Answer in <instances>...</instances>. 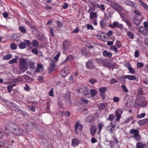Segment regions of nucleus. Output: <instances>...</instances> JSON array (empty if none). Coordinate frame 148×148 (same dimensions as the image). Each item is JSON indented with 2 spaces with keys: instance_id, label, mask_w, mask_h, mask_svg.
Masks as SVG:
<instances>
[{
  "instance_id": "obj_59",
  "label": "nucleus",
  "mask_w": 148,
  "mask_h": 148,
  "mask_svg": "<svg viewBox=\"0 0 148 148\" xmlns=\"http://www.w3.org/2000/svg\"><path fill=\"white\" fill-rule=\"evenodd\" d=\"M130 119H132V117H130L128 118H126V119L125 121L124 122V123H128Z\"/></svg>"
},
{
  "instance_id": "obj_23",
  "label": "nucleus",
  "mask_w": 148,
  "mask_h": 148,
  "mask_svg": "<svg viewBox=\"0 0 148 148\" xmlns=\"http://www.w3.org/2000/svg\"><path fill=\"white\" fill-rule=\"evenodd\" d=\"M133 99V97L132 96H130V95H126L124 97V100H125L128 102H129L131 101V100Z\"/></svg>"
},
{
  "instance_id": "obj_40",
  "label": "nucleus",
  "mask_w": 148,
  "mask_h": 148,
  "mask_svg": "<svg viewBox=\"0 0 148 148\" xmlns=\"http://www.w3.org/2000/svg\"><path fill=\"white\" fill-rule=\"evenodd\" d=\"M134 13L137 15L134 16H137L139 17V16H141L142 13L137 10H135L134 11Z\"/></svg>"
},
{
  "instance_id": "obj_45",
  "label": "nucleus",
  "mask_w": 148,
  "mask_h": 148,
  "mask_svg": "<svg viewBox=\"0 0 148 148\" xmlns=\"http://www.w3.org/2000/svg\"><path fill=\"white\" fill-rule=\"evenodd\" d=\"M121 87L122 88L124 92H127L128 91L127 88L125 85H122L121 86Z\"/></svg>"
},
{
  "instance_id": "obj_28",
  "label": "nucleus",
  "mask_w": 148,
  "mask_h": 148,
  "mask_svg": "<svg viewBox=\"0 0 148 148\" xmlns=\"http://www.w3.org/2000/svg\"><path fill=\"white\" fill-rule=\"evenodd\" d=\"M115 117V116L113 114H110L109 115V117L107 119L109 121H113Z\"/></svg>"
},
{
  "instance_id": "obj_61",
  "label": "nucleus",
  "mask_w": 148,
  "mask_h": 148,
  "mask_svg": "<svg viewBox=\"0 0 148 148\" xmlns=\"http://www.w3.org/2000/svg\"><path fill=\"white\" fill-rule=\"evenodd\" d=\"M50 65L51 66V68L54 67L55 66V62L53 60H51L50 63Z\"/></svg>"
},
{
  "instance_id": "obj_17",
  "label": "nucleus",
  "mask_w": 148,
  "mask_h": 148,
  "mask_svg": "<svg viewBox=\"0 0 148 148\" xmlns=\"http://www.w3.org/2000/svg\"><path fill=\"white\" fill-rule=\"evenodd\" d=\"M125 79H127L130 80H135L136 79V77L134 75H125L124 76Z\"/></svg>"
},
{
  "instance_id": "obj_34",
  "label": "nucleus",
  "mask_w": 148,
  "mask_h": 148,
  "mask_svg": "<svg viewBox=\"0 0 148 148\" xmlns=\"http://www.w3.org/2000/svg\"><path fill=\"white\" fill-rule=\"evenodd\" d=\"M17 62V60L16 58H14L9 61V64H12L16 63Z\"/></svg>"
},
{
  "instance_id": "obj_24",
  "label": "nucleus",
  "mask_w": 148,
  "mask_h": 148,
  "mask_svg": "<svg viewBox=\"0 0 148 148\" xmlns=\"http://www.w3.org/2000/svg\"><path fill=\"white\" fill-rule=\"evenodd\" d=\"M29 66L30 68L32 70L36 68L35 63L32 61L29 62Z\"/></svg>"
},
{
  "instance_id": "obj_2",
  "label": "nucleus",
  "mask_w": 148,
  "mask_h": 148,
  "mask_svg": "<svg viewBox=\"0 0 148 148\" xmlns=\"http://www.w3.org/2000/svg\"><path fill=\"white\" fill-rule=\"evenodd\" d=\"M26 62V60L25 58H21L19 59V71L18 72V74H20L27 70L28 65Z\"/></svg>"
},
{
  "instance_id": "obj_47",
  "label": "nucleus",
  "mask_w": 148,
  "mask_h": 148,
  "mask_svg": "<svg viewBox=\"0 0 148 148\" xmlns=\"http://www.w3.org/2000/svg\"><path fill=\"white\" fill-rule=\"evenodd\" d=\"M60 55V53H58L56 56L53 58V59L56 61H57L58 60V58Z\"/></svg>"
},
{
  "instance_id": "obj_8",
  "label": "nucleus",
  "mask_w": 148,
  "mask_h": 148,
  "mask_svg": "<svg viewBox=\"0 0 148 148\" xmlns=\"http://www.w3.org/2000/svg\"><path fill=\"white\" fill-rule=\"evenodd\" d=\"M123 111L121 109H118L115 111V116L116 117L115 120L119 121L121 117V114L122 113Z\"/></svg>"
},
{
  "instance_id": "obj_18",
  "label": "nucleus",
  "mask_w": 148,
  "mask_h": 148,
  "mask_svg": "<svg viewBox=\"0 0 148 148\" xmlns=\"http://www.w3.org/2000/svg\"><path fill=\"white\" fill-rule=\"evenodd\" d=\"M83 127L82 125L78 123H76L75 125V132L77 131L78 129L79 130H81Z\"/></svg>"
},
{
  "instance_id": "obj_57",
  "label": "nucleus",
  "mask_w": 148,
  "mask_h": 148,
  "mask_svg": "<svg viewBox=\"0 0 148 148\" xmlns=\"http://www.w3.org/2000/svg\"><path fill=\"white\" fill-rule=\"evenodd\" d=\"M7 89L8 92H11L12 90L13 89L12 87L10 86H8L7 87Z\"/></svg>"
},
{
  "instance_id": "obj_37",
  "label": "nucleus",
  "mask_w": 148,
  "mask_h": 148,
  "mask_svg": "<svg viewBox=\"0 0 148 148\" xmlns=\"http://www.w3.org/2000/svg\"><path fill=\"white\" fill-rule=\"evenodd\" d=\"M23 42L26 45H27L29 46H30L32 44V43L28 40H25Z\"/></svg>"
},
{
  "instance_id": "obj_55",
  "label": "nucleus",
  "mask_w": 148,
  "mask_h": 148,
  "mask_svg": "<svg viewBox=\"0 0 148 148\" xmlns=\"http://www.w3.org/2000/svg\"><path fill=\"white\" fill-rule=\"evenodd\" d=\"M114 101L115 102H118L119 100V98L118 97H114L113 98Z\"/></svg>"
},
{
  "instance_id": "obj_53",
  "label": "nucleus",
  "mask_w": 148,
  "mask_h": 148,
  "mask_svg": "<svg viewBox=\"0 0 148 148\" xmlns=\"http://www.w3.org/2000/svg\"><path fill=\"white\" fill-rule=\"evenodd\" d=\"M32 52L36 55H37L38 54V50L36 49H32Z\"/></svg>"
},
{
  "instance_id": "obj_49",
  "label": "nucleus",
  "mask_w": 148,
  "mask_h": 148,
  "mask_svg": "<svg viewBox=\"0 0 148 148\" xmlns=\"http://www.w3.org/2000/svg\"><path fill=\"white\" fill-rule=\"evenodd\" d=\"M144 36H147L148 35V30L146 28L143 32L141 33Z\"/></svg>"
},
{
  "instance_id": "obj_16",
  "label": "nucleus",
  "mask_w": 148,
  "mask_h": 148,
  "mask_svg": "<svg viewBox=\"0 0 148 148\" xmlns=\"http://www.w3.org/2000/svg\"><path fill=\"white\" fill-rule=\"evenodd\" d=\"M97 127L95 125H93L91 126L90 127V133L92 135H94L97 132Z\"/></svg>"
},
{
  "instance_id": "obj_38",
  "label": "nucleus",
  "mask_w": 148,
  "mask_h": 148,
  "mask_svg": "<svg viewBox=\"0 0 148 148\" xmlns=\"http://www.w3.org/2000/svg\"><path fill=\"white\" fill-rule=\"evenodd\" d=\"M19 29L20 31L23 33H26V29L23 27H19Z\"/></svg>"
},
{
  "instance_id": "obj_63",
  "label": "nucleus",
  "mask_w": 148,
  "mask_h": 148,
  "mask_svg": "<svg viewBox=\"0 0 148 148\" xmlns=\"http://www.w3.org/2000/svg\"><path fill=\"white\" fill-rule=\"evenodd\" d=\"M50 32L51 36H54L53 30V28L51 27L50 28Z\"/></svg>"
},
{
  "instance_id": "obj_26",
  "label": "nucleus",
  "mask_w": 148,
  "mask_h": 148,
  "mask_svg": "<svg viewBox=\"0 0 148 148\" xmlns=\"http://www.w3.org/2000/svg\"><path fill=\"white\" fill-rule=\"evenodd\" d=\"M97 13L93 12H91L90 13V18L91 19H93L95 18H97Z\"/></svg>"
},
{
  "instance_id": "obj_19",
  "label": "nucleus",
  "mask_w": 148,
  "mask_h": 148,
  "mask_svg": "<svg viewBox=\"0 0 148 148\" xmlns=\"http://www.w3.org/2000/svg\"><path fill=\"white\" fill-rule=\"evenodd\" d=\"M146 145L145 144H143L141 142H138L136 143V147L137 148H144Z\"/></svg>"
},
{
  "instance_id": "obj_14",
  "label": "nucleus",
  "mask_w": 148,
  "mask_h": 148,
  "mask_svg": "<svg viewBox=\"0 0 148 148\" xmlns=\"http://www.w3.org/2000/svg\"><path fill=\"white\" fill-rule=\"evenodd\" d=\"M79 143V140L77 138H75L72 139L71 145L73 146H77Z\"/></svg>"
},
{
  "instance_id": "obj_42",
  "label": "nucleus",
  "mask_w": 148,
  "mask_h": 148,
  "mask_svg": "<svg viewBox=\"0 0 148 148\" xmlns=\"http://www.w3.org/2000/svg\"><path fill=\"white\" fill-rule=\"evenodd\" d=\"M73 59V58L72 56L71 55H69L68 56L66 59L65 60V61H67L72 60Z\"/></svg>"
},
{
  "instance_id": "obj_54",
  "label": "nucleus",
  "mask_w": 148,
  "mask_h": 148,
  "mask_svg": "<svg viewBox=\"0 0 148 148\" xmlns=\"http://www.w3.org/2000/svg\"><path fill=\"white\" fill-rule=\"evenodd\" d=\"M145 115V113H142L137 116V117L139 118H141L144 117Z\"/></svg>"
},
{
  "instance_id": "obj_20",
  "label": "nucleus",
  "mask_w": 148,
  "mask_h": 148,
  "mask_svg": "<svg viewBox=\"0 0 148 148\" xmlns=\"http://www.w3.org/2000/svg\"><path fill=\"white\" fill-rule=\"evenodd\" d=\"M103 55L105 57H108L110 58L112 56V53L110 52H108L106 50H104L103 52Z\"/></svg>"
},
{
  "instance_id": "obj_39",
  "label": "nucleus",
  "mask_w": 148,
  "mask_h": 148,
  "mask_svg": "<svg viewBox=\"0 0 148 148\" xmlns=\"http://www.w3.org/2000/svg\"><path fill=\"white\" fill-rule=\"evenodd\" d=\"M90 93L92 96H95L97 94V91L95 89H92L90 90Z\"/></svg>"
},
{
  "instance_id": "obj_36",
  "label": "nucleus",
  "mask_w": 148,
  "mask_h": 148,
  "mask_svg": "<svg viewBox=\"0 0 148 148\" xmlns=\"http://www.w3.org/2000/svg\"><path fill=\"white\" fill-rule=\"evenodd\" d=\"M127 35L130 39H132L134 38V35L133 34L130 32H129L127 33Z\"/></svg>"
},
{
  "instance_id": "obj_30",
  "label": "nucleus",
  "mask_w": 148,
  "mask_h": 148,
  "mask_svg": "<svg viewBox=\"0 0 148 148\" xmlns=\"http://www.w3.org/2000/svg\"><path fill=\"white\" fill-rule=\"evenodd\" d=\"M23 80V79L21 77H19L13 79L14 82H22Z\"/></svg>"
},
{
  "instance_id": "obj_56",
  "label": "nucleus",
  "mask_w": 148,
  "mask_h": 148,
  "mask_svg": "<svg viewBox=\"0 0 148 148\" xmlns=\"http://www.w3.org/2000/svg\"><path fill=\"white\" fill-rule=\"evenodd\" d=\"M79 28L77 27L75 29L72 31V32L74 33H77L79 32Z\"/></svg>"
},
{
  "instance_id": "obj_51",
  "label": "nucleus",
  "mask_w": 148,
  "mask_h": 148,
  "mask_svg": "<svg viewBox=\"0 0 148 148\" xmlns=\"http://www.w3.org/2000/svg\"><path fill=\"white\" fill-rule=\"evenodd\" d=\"M142 5L143 7L147 11H148V6L145 3H142Z\"/></svg>"
},
{
  "instance_id": "obj_58",
  "label": "nucleus",
  "mask_w": 148,
  "mask_h": 148,
  "mask_svg": "<svg viewBox=\"0 0 148 148\" xmlns=\"http://www.w3.org/2000/svg\"><path fill=\"white\" fill-rule=\"evenodd\" d=\"M87 27L88 29H90L92 30L93 29V26L92 25L89 24H87Z\"/></svg>"
},
{
  "instance_id": "obj_5",
  "label": "nucleus",
  "mask_w": 148,
  "mask_h": 148,
  "mask_svg": "<svg viewBox=\"0 0 148 148\" xmlns=\"http://www.w3.org/2000/svg\"><path fill=\"white\" fill-rule=\"evenodd\" d=\"M142 19V16H139V17L137 16H134L133 17V21L136 25L139 26L141 23Z\"/></svg>"
},
{
  "instance_id": "obj_31",
  "label": "nucleus",
  "mask_w": 148,
  "mask_h": 148,
  "mask_svg": "<svg viewBox=\"0 0 148 148\" xmlns=\"http://www.w3.org/2000/svg\"><path fill=\"white\" fill-rule=\"evenodd\" d=\"M21 49H23L26 47L25 44L24 42H22L18 46Z\"/></svg>"
},
{
  "instance_id": "obj_21",
  "label": "nucleus",
  "mask_w": 148,
  "mask_h": 148,
  "mask_svg": "<svg viewBox=\"0 0 148 148\" xmlns=\"http://www.w3.org/2000/svg\"><path fill=\"white\" fill-rule=\"evenodd\" d=\"M148 120V119H145L139 121L138 123V124L142 126L147 123Z\"/></svg>"
},
{
  "instance_id": "obj_27",
  "label": "nucleus",
  "mask_w": 148,
  "mask_h": 148,
  "mask_svg": "<svg viewBox=\"0 0 148 148\" xmlns=\"http://www.w3.org/2000/svg\"><path fill=\"white\" fill-rule=\"evenodd\" d=\"M38 39L40 41H43L44 39V36L43 35L38 34L36 35Z\"/></svg>"
},
{
  "instance_id": "obj_33",
  "label": "nucleus",
  "mask_w": 148,
  "mask_h": 148,
  "mask_svg": "<svg viewBox=\"0 0 148 148\" xmlns=\"http://www.w3.org/2000/svg\"><path fill=\"white\" fill-rule=\"evenodd\" d=\"M89 82L92 84H94L97 82V80L94 78H91L89 80Z\"/></svg>"
},
{
  "instance_id": "obj_22",
  "label": "nucleus",
  "mask_w": 148,
  "mask_h": 148,
  "mask_svg": "<svg viewBox=\"0 0 148 148\" xmlns=\"http://www.w3.org/2000/svg\"><path fill=\"white\" fill-rule=\"evenodd\" d=\"M106 103H101L99 106V110L101 111L104 109L106 106Z\"/></svg>"
},
{
  "instance_id": "obj_7",
  "label": "nucleus",
  "mask_w": 148,
  "mask_h": 148,
  "mask_svg": "<svg viewBox=\"0 0 148 148\" xmlns=\"http://www.w3.org/2000/svg\"><path fill=\"white\" fill-rule=\"evenodd\" d=\"M109 27L112 28H114L117 27L119 28H123V25L121 24H120L118 22H115L112 24L109 25Z\"/></svg>"
},
{
  "instance_id": "obj_13",
  "label": "nucleus",
  "mask_w": 148,
  "mask_h": 148,
  "mask_svg": "<svg viewBox=\"0 0 148 148\" xmlns=\"http://www.w3.org/2000/svg\"><path fill=\"white\" fill-rule=\"evenodd\" d=\"M26 129L29 131H32L34 128V125L32 123L28 122L26 123Z\"/></svg>"
},
{
  "instance_id": "obj_1",
  "label": "nucleus",
  "mask_w": 148,
  "mask_h": 148,
  "mask_svg": "<svg viewBox=\"0 0 148 148\" xmlns=\"http://www.w3.org/2000/svg\"><path fill=\"white\" fill-rule=\"evenodd\" d=\"M5 129L10 130L12 133L16 135H21L23 132L22 129L17 125L9 123L8 124Z\"/></svg>"
},
{
  "instance_id": "obj_60",
  "label": "nucleus",
  "mask_w": 148,
  "mask_h": 148,
  "mask_svg": "<svg viewBox=\"0 0 148 148\" xmlns=\"http://www.w3.org/2000/svg\"><path fill=\"white\" fill-rule=\"evenodd\" d=\"M137 66L138 68H141L143 66V63L138 62L137 64Z\"/></svg>"
},
{
  "instance_id": "obj_35",
  "label": "nucleus",
  "mask_w": 148,
  "mask_h": 148,
  "mask_svg": "<svg viewBox=\"0 0 148 148\" xmlns=\"http://www.w3.org/2000/svg\"><path fill=\"white\" fill-rule=\"evenodd\" d=\"M103 126V123H99L98 125V127L99 128V130L98 132V134L99 133L102 128V127Z\"/></svg>"
},
{
  "instance_id": "obj_10",
  "label": "nucleus",
  "mask_w": 148,
  "mask_h": 148,
  "mask_svg": "<svg viewBox=\"0 0 148 148\" xmlns=\"http://www.w3.org/2000/svg\"><path fill=\"white\" fill-rule=\"evenodd\" d=\"M69 72L70 71L68 68L64 67L61 72L60 75L62 77H65Z\"/></svg>"
},
{
  "instance_id": "obj_48",
  "label": "nucleus",
  "mask_w": 148,
  "mask_h": 148,
  "mask_svg": "<svg viewBox=\"0 0 148 148\" xmlns=\"http://www.w3.org/2000/svg\"><path fill=\"white\" fill-rule=\"evenodd\" d=\"M11 47L12 49H16L17 47V46L14 43H13L11 45Z\"/></svg>"
},
{
  "instance_id": "obj_41",
  "label": "nucleus",
  "mask_w": 148,
  "mask_h": 148,
  "mask_svg": "<svg viewBox=\"0 0 148 148\" xmlns=\"http://www.w3.org/2000/svg\"><path fill=\"white\" fill-rule=\"evenodd\" d=\"M115 45L118 48H120L121 46V45L120 43V42L118 40H116L115 43Z\"/></svg>"
},
{
  "instance_id": "obj_3",
  "label": "nucleus",
  "mask_w": 148,
  "mask_h": 148,
  "mask_svg": "<svg viewBox=\"0 0 148 148\" xmlns=\"http://www.w3.org/2000/svg\"><path fill=\"white\" fill-rule=\"evenodd\" d=\"M111 5L114 10L117 12L120 15H121V12L122 11L123 9L120 5L116 3L112 2L111 3Z\"/></svg>"
},
{
  "instance_id": "obj_62",
  "label": "nucleus",
  "mask_w": 148,
  "mask_h": 148,
  "mask_svg": "<svg viewBox=\"0 0 148 148\" xmlns=\"http://www.w3.org/2000/svg\"><path fill=\"white\" fill-rule=\"evenodd\" d=\"M125 3L127 5L132 6V3L131 1H127L125 2Z\"/></svg>"
},
{
  "instance_id": "obj_9",
  "label": "nucleus",
  "mask_w": 148,
  "mask_h": 148,
  "mask_svg": "<svg viewBox=\"0 0 148 148\" xmlns=\"http://www.w3.org/2000/svg\"><path fill=\"white\" fill-rule=\"evenodd\" d=\"M37 67L34 71L35 72L41 73L44 70V68L41 63L37 64Z\"/></svg>"
},
{
  "instance_id": "obj_52",
  "label": "nucleus",
  "mask_w": 148,
  "mask_h": 148,
  "mask_svg": "<svg viewBox=\"0 0 148 148\" xmlns=\"http://www.w3.org/2000/svg\"><path fill=\"white\" fill-rule=\"evenodd\" d=\"M128 70L129 71V72L132 74H134L135 71V70L133 69L132 67H131Z\"/></svg>"
},
{
  "instance_id": "obj_29",
  "label": "nucleus",
  "mask_w": 148,
  "mask_h": 148,
  "mask_svg": "<svg viewBox=\"0 0 148 148\" xmlns=\"http://www.w3.org/2000/svg\"><path fill=\"white\" fill-rule=\"evenodd\" d=\"M33 46L35 47H37L39 44L38 42L36 40H34L32 41Z\"/></svg>"
},
{
  "instance_id": "obj_25",
  "label": "nucleus",
  "mask_w": 148,
  "mask_h": 148,
  "mask_svg": "<svg viewBox=\"0 0 148 148\" xmlns=\"http://www.w3.org/2000/svg\"><path fill=\"white\" fill-rule=\"evenodd\" d=\"M12 57V54H8L5 56H3L2 58L3 60H8L11 58Z\"/></svg>"
},
{
  "instance_id": "obj_64",
  "label": "nucleus",
  "mask_w": 148,
  "mask_h": 148,
  "mask_svg": "<svg viewBox=\"0 0 148 148\" xmlns=\"http://www.w3.org/2000/svg\"><path fill=\"white\" fill-rule=\"evenodd\" d=\"M82 101L84 103H87L88 102V100L84 98H82L81 99Z\"/></svg>"
},
{
  "instance_id": "obj_6",
  "label": "nucleus",
  "mask_w": 148,
  "mask_h": 148,
  "mask_svg": "<svg viewBox=\"0 0 148 148\" xmlns=\"http://www.w3.org/2000/svg\"><path fill=\"white\" fill-rule=\"evenodd\" d=\"M135 104L137 106L145 107L147 104V103L145 101L139 99L136 101Z\"/></svg>"
},
{
  "instance_id": "obj_15",
  "label": "nucleus",
  "mask_w": 148,
  "mask_h": 148,
  "mask_svg": "<svg viewBox=\"0 0 148 148\" xmlns=\"http://www.w3.org/2000/svg\"><path fill=\"white\" fill-rule=\"evenodd\" d=\"M86 67L89 69H92L95 68V66L93 63L90 61H89L86 64Z\"/></svg>"
},
{
  "instance_id": "obj_46",
  "label": "nucleus",
  "mask_w": 148,
  "mask_h": 148,
  "mask_svg": "<svg viewBox=\"0 0 148 148\" xmlns=\"http://www.w3.org/2000/svg\"><path fill=\"white\" fill-rule=\"evenodd\" d=\"M146 28L143 26L140 27L138 29L140 33H141L143 32V31Z\"/></svg>"
},
{
  "instance_id": "obj_11",
  "label": "nucleus",
  "mask_w": 148,
  "mask_h": 148,
  "mask_svg": "<svg viewBox=\"0 0 148 148\" xmlns=\"http://www.w3.org/2000/svg\"><path fill=\"white\" fill-rule=\"evenodd\" d=\"M101 62L103 64L109 69L112 68L113 66V64L109 63L107 60H103V61H101Z\"/></svg>"
},
{
  "instance_id": "obj_32",
  "label": "nucleus",
  "mask_w": 148,
  "mask_h": 148,
  "mask_svg": "<svg viewBox=\"0 0 148 148\" xmlns=\"http://www.w3.org/2000/svg\"><path fill=\"white\" fill-rule=\"evenodd\" d=\"M110 50H112L113 51H114L115 52L117 53L118 52V49L114 45H112L110 47Z\"/></svg>"
},
{
  "instance_id": "obj_50",
  "label": "nucleus",
  "mask_w": 148,
  "mask_h": 148,
  "mask_svg": "<svg viewBox=\"0 0 148 148\" xmlns=\"http://www.w3.org/2000/svg\"><path fill=\"white\" fill-rule=\"evenodd\" d=\"M86 53V50L85 48L82 49L81 50V53L84 55H85Z\"/></svg>"
},
{
  "instance_id": "obj_44",
  "label": "nucleus",
  "mask_w": 148,
  "mask_h": 148,
  "mask_svg": "<svg viewBox=\"0 0 148 148\" xmlns=\"http://www.w3.org/2000/svg\"><path fill=\"white\" fill-rule=\"evenodd\" d=\"M107 88L106 87H101L99 89V91L103 93L106 92Z\"/></svg>"
},
{
  "instance_id": "obj_12",
  "label": "nucleus",
  "mask_w": 148,
  "mask_h": 148,
  "mask_svg": "<svg viewBox=\"0 0 148 148\" xmlns=\"http://www.w3.org/2000/svg\"><path fill=\"white\" fill-rule=\"evenodd\" d=\"M71 45L70 41L68 40H65L63 43V50L65 51Z\"/></svg>"
},
{
  "instance_id": "obj_43",
  "label": "nucleus",
  "mask_w": 148,
  "mask_h": 148,
  "mask_svg": "<svg viewBox=\"0 0 148 148\" xmlns=\"http://www.w3.org/2000/svg\"><path fill=\"white\" fill-rule=\"evenodd\" d=\"M96 6L98 8H100L101 10H104L105 8L104 7V5L103 4H101L100 5L99 4H97L96 5Z\"/></svg>"
},
{
  "instance_id": "obj_4",
  "label": "nucleus",
  "mask_w": 148,
  "mask_h": 148,
  "mask_svg": "<svg viewBox=\"0 0 148 148\" xmlns=\"http://www.w3.org/2000/svg\"><path fill=\"white\" fill-rule=\"evenodd\" d=\"M130 133L131 134H134V138L137 141H140V140L141 137L140 135H139V131L138 130L132 129L130 130Z\"/></svg>"
}]
</instances>
